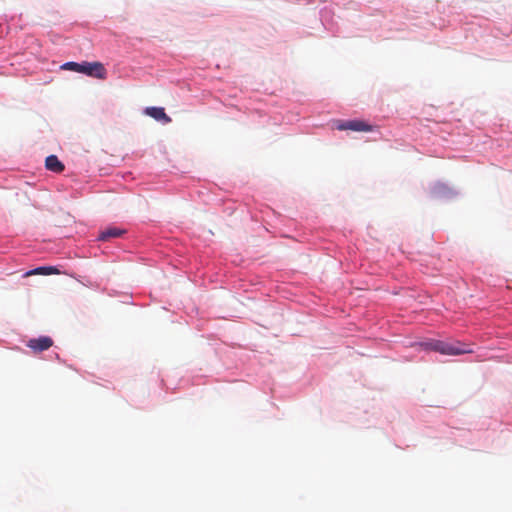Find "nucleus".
I'll use <instances>...</instances> for the list:
<instances>
[{
  "label": "nucleus",
  "mask_w": 512,
  "mask_h": 512,
  "mask_svg": "<svg viewBox=\"0 0 512 512\" xmlns=\"http://www.w3.org/2000/svg\"><path fill=\"white\" fill-rule=\"evenodd\" d=\"M64 70L82 73L87 76L104 80L107 77V70L101 62H67L61 66Z\"/></svg>",
  "instance_id": "nucleus-1"
},
{
  "label": "nucleus",
  "mask_w": 512,
  "mask_h": 512,
  "mask_svg": "<svg viewBox=\"0 0 512 512\" xmlns=\"http://www.w3.org/2000/svg\"><path fill=\"white\" fill-rule=\"evenodd\" d=\"M45 166L48 170L60 173L64 170L63 163L58 159L56 155H50L45 160Z\"/></svg>",
  "instance_id": "nucleus-7"
},
{
  "label": "nucleus",
  "mask_w": 512,
  "mask_h": 512,
  "mask_svg": "<svg viewBox=\"0 0 512 512\" xmlns=\"http://www.w3.org/2000/svg\"><path fill=\"white\" fill-rule=\"evenodd\" d=\"M428 346L430 349L445 355H460L472 352L471 349H465L459 343L451 344L443 341H434L429 343Z\"/></svg>",
  "instance_id": "nucleus-2"
},
{
  "label": "nucleus",
  "mask_w": 512,
  "mask_h": 512,
  "mask_svg": "<svg viewBox=\"0 0 512 512\" xmlns=\"http://www.w3.org/2000/svg\"><path fill=\"white\" fill-rule=\"evenodd\" d=\"M58 269L52 266L47 267H38L32 271H29L26 273V276L29 275H35V274H41V275H51V274H57Z\"/></svg>",
  "instance_id": "nucleus-8"
},
{
  "label": "nucleus",
  "mask_w": 512,
  "mask_h": 512,
  "mask_svg": "<svg viewBox=\"0 0 512 512\" xmlns=\"http://www.w3.org/2000/svg\"><path fill=\"white\" fill-rule=\"evenodd\" d=\"M124 229H120L118 227H107L102 230L98 236V240L100 241H109L112 238H118L125 234Z\"/></svg>",
  "instance_id": "nucleus-6"
},
{
  "label": "nucleus",
  "mask_w": 512,
  "mask_h": 512,
  "mask_svg": "<svg viewBox=\"0 0 512 512\" xmlns=\"http://www.w3.org/2000/svg\"><path fill=\"white\" fill-rule=\"evenodd\" d=\"M336 129L352 130L357 132H369L372 131V126L361 120H349V121H338L336 123Z\"/></svg>",
  "instance_id": "nucleus-3"
},
{
  "label": "nucleus",
  "mask_w": 512,
  "mask_h": 512,
  "mask_svg": "<svg viewBox=\"0 0 512 512\" xmlns=\"http://www.w3.org/2000/svg\"><path fill=\"white\" fill-rule=\"evenodd\" d=\"M145 113L155 120L161 121L165 124L171 122V118L165 113V110L162 107H148L146 108Z\"/></svg>",
  "instance_id": "nucleus-5"
},
{
  "label": "nucleus",
  "mask_w": 512,
  "mask_h": 512,
  "mask_svg": "<svg viewBox=\"0 0 512 512\" xmlns=\"http://www.w3.org/2000/svg\"><path fill=\"white\" fill-rule=\"evenodd\" d=\"M29 347L34 353H40L48 350L53 346V340L49 336H40L39 338H32L27 341Z\"/></svg>",
  "instance_id": "nucleus-4"
}]
</instances>
